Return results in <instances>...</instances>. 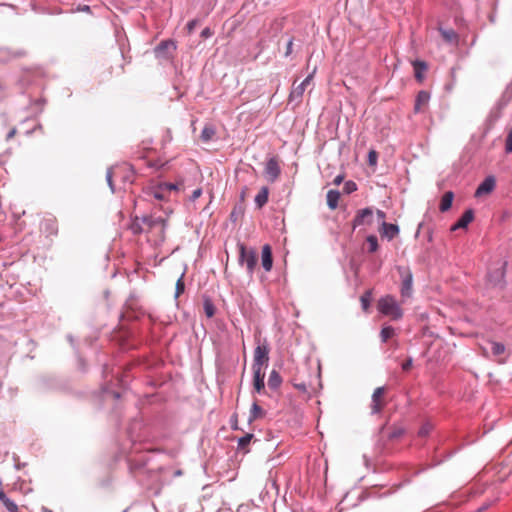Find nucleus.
<instances>
[{
    "label": "nucleus",
    "mask_w": 512,
    "mask_h": 512,
    "mask_svg": "<svg viewBox=\"0 0 512 512\" xmlns=\"http://www.w3.org/2000/svg\"><path fill=\"white\" fill-rule=\"evenodd\" d=\"M378 310L386 315L390 316L394 320L402 318L403 311L397 301L392 296H385L378 301Z\"/></svg>",
    "instance_id": "f257e3e1"
},
{
    "label": "nucleus",
    "mask_w": 512,
    "mask_h": 512,
    "mask_svg": "<svg viewBox=\"0 0 512 512\" xmlns=\"http://www.w3.org/2000/svg\"><path fill=\"white\" fill-rule=\"evenodd\" d=\"M239 264L245 265L247 273L252 277L254 270L257 266L258 257L254 249H248L244 244H239Z\"/></svg>",
    "instance_id": "f03ea898"
},
{
    "label": "nucleus",
    "mask_w": 512,
    "mask_h": 512,
    "mask_svg": "<svg viewBox=\"0 0 512 512\" xmlns=\"http://www.w3.org/2000/svg\"><path fill=\"white\" fill-rule=\"evenodd\" d=\"M176 48L177 46L174 40H163L154 48V55L159 60H168L172 58Z\"/></svg>",
    "instance_id": "7ed1b4c3"
},
{
    "label": "nucleus",
    "mask_w": 512,
    "mask_h": 512,
    "mask_svg": "<svg viewBox=\"0 0 512 512\" xmlns=\"http://www.w3.org/2000/svg\"><path fill=\"white\" fill-rule=\"evenodd\" d=\"M397 271L401 277V295L403 297H410L413 287V275L409 267L398 266Z\"/></svg>",
    "instance_id": "20e7f679"
},
{
    "label": "nucleus",
    "mask_w": 512,
    "mask_h": 512,
    "mask_svg": "<svg viewBox=\"0 0 512 512\" xmlns=\"http://www.w3.org/2000/svg\"><path fill=\"white\" fill-rule=\"evenodd\" d=\"M269 346L267 343L257 345L254 350V359L252 366L265 368L269 362Z\"/></svg>",
    "instance_id": "39448f33"
},
{
    "label": "nucleus",
    "mask_w": 512,
    "mask_h": 512,
    "mask_svg": "<svg viewBox=\"0 0 512 512\" xmlns=\"http://www.w3.org/2000/svg\"><path fill=\"white\" fill-rule=\"evenodd\" d=\"M281 168L276 157L268 159L265 165L264 174L267 180L271 183L275 182L280 176Z\"/></svg>",
    "instance_id": "423d86ee"
},
{
    "label": "nucleus",
    "mask_w": 512,
    "mask_h": 512,
    "mask_svg": "<svg viewBox=\"0 0 512 512\" xmlns=\"http://www.w3.org/2000/svg\"><path fill=\"white\" fill-rule=\"evenodd\" d=\"M385 391V387H378L374 390L370 405L372 415L379 414L382 411L385 405V401L383 400Z\"/></svg>",
    "instance_id": "0eeeda50"
},
{
    "label": "nucleus",
    "mask_w": 512,
    "mask_h": 512,
    "mask_svg": "<svg viewBox=\"0 0 512 512\" xmlns=\"http://www.w3.org/2000/svg\"><path fill=\"white\" fill-rule=\"evenodd\" d=\"M40 231L45 234L46 237L56 236L58 234L57 219L54 216L43 218L40 223Z\"/></svg>",
    "instance_id": "6e6552de"
},
{
    "label": "nucleus",
    "mask_w": 512,
    "mask_h": 512,
    "mask_svg": "<svg viewBox=\"0 0 512 512\" xmlns=\"http://www.w3.org/2000/svg\"><path fill=\"white\" fill-rule=\"evenodd\" d=\"M373 221V209L370 207L361 209L353 219V228L358 226L370 225Z\"/></svg>",
    "instance_id": "1a4fd4ad"
},
{
    "label": "nucleus",
    "mask_w": 512,
    "mask_h": 512,
    "mask_svg": "<svg viewBox=\"0 0 512 512\" xmlns=\"http://www.w3.org/2000/svg\"><path fill=\"white\" fill-rule=\"evenodd\" d=\"M144 193L151 198H154L158 201H166L169 196L167 192L164 190L162 183L151 185L144 190Z\"/></svg>",
    "instance_id": "9d476101"
},
{
    "label": "nucleus",
    "mask_w": 512,
    "mask_h": 512,
    "mask_svg": "<svg viewBox=\"0 0 512 512\" xmlns=\"http://www.w3.org/2000/svg\"><path fill=\"white\" fill-rule=\"evenodd\" d=\"M399 226L392 223H387L383 221L379 228V233L381 237L387 238V240H393L399 234Z\"/></svg>",
    "instance_id": "9b49d317"
},
{
    "label": "nucleus",
    "mask_w": 512,
    "mask_h": 512,
    "mask_svg": "<svg viewBox=\"0 0 512 512\" xmlns=\"http://www.w3.org/2000/svg\"><path fill=\"white\" fill-rule=\"evenodd\" d=\"M495 185V178L493 176H487L477 187L475 191V197H481L491 193L494 190Z\"/></svg>",
    "instance_id": "f8f14e48"
},
{
    "label": "nucleus",
    "mask_w": 512,
    "mask_h": 512,
    "mask_svg": "<svg viewBox=\"0 0 512 512\" xmlns=\"http://www.w3.org/2000/svg\"><path fill=\"white\" fill-rule=\"evenodd\" d=\"M141 222L148 227V229H154L156 227H160L161 232L163 233L166 227V220L159 217L154 216H142Z\"/></svg>",
    "instance_id": "ddd939ff"
},
{
    "label": "nucleus",
    "mask_w": 512,
    "mask_h": 512,
    "mask_svg": "<svg viewBox=\"0 0 512 512\" xmlns=\"http://www.w3.org/2000/svg\"><path fill=\"white\" fill-rule=\"evenodd\" d=\"M506 262L500 267L488 273V281L494 286L501 285L505 277Z\"/></svg>",
    "instance_id": "4468645a"
},
{
    "label": "nucleus",
    "mask_w": 512,
    "mask_h": 512,
    "mask_svg": "<svg viewBox=\"0 0 512 512\" xmlns=\"http://www.w3.org/2000/svg\"><path fill=\"white\" fill-rule=\"evenodd\" d=\"M430 100V94L425 91L421 90L417 93L415 104H414V112L420 113L422 111V108L428 104Z\"/></svg>",
    "instance_id": "2eb2a0df"
},
{
    "label": "nucleus",
    "mask_w": 512,
    "mask_h": 512,
    "mask_svg": "<svg viewBox=\"0 0 512 512\" xmlns=\"http://www.w3.org/2000/svg\"><path fill=\"white\" fill-rule=\"evenodd\" d=\"M273 266L272 249L270 245L266 244L262 248V267L265 271H270Z\"/></svg>",
    "instance_id": "dca6fc26"
},
{
    "label": "nucleus",
    "mask_w": 512,
    "mask_h": 512,
    "mask_svg": "<svg viewBox=\"0 0 512 512\" xmlns=\"http://www.w3.org/2000/svg\"><path fill=\"white\" fill-rule=\"evenodd\" d=\"M415 79L419 82H422L424 79V72L427 70L428 66L425 61L415 60L413 63Z\"/></svg>",
    "instance_id": "f3484780"
},
{
    "label": "nucleus",
    "mask_w": 512,
    "mask_h": 512,
    "mask_svg": "<svg viewBox=\"0 0 512 512\" xmlns=\"http://www.w3.org/2000/svg\"><path fill=\"white\" fill-rule=\"evenodd\" d=\"M453 199H454V193L452 191L445 192L441 198L439 210L441 212L448 211L452 206Z\"/></svg>",
    "instance_id": "a211bd4d"
},
{
    "label": "nucleus",
    "mask_w": 512,
    "mask_h": 512,
    "mask_svg": "<svg viewBox=\"0 0 512 512\" xmlns=\"http://www.w3.org/2000/svg\"><path fill=\"white\" fill-rule=\"evenodd\" d=\"M282 383V378L278 371L272 370L268 378V387L271 390H277Z\"/></svg>",
    "instance_id": "6ab92c4d"
},
{
    "label": "nucleus",
    "mask_w": 512,
    "mask_h": 512,
    "mask_svg": "<svg viewBox=\"0 0 512 512\" xmlns=\"http://www.w3.org/2000/svg\"><path fill=\"white\" fill-rule=\"evenodd\" d=\"M269 189L263 186L255 197V204L258 208H262L268 202Z\"/></svg>",
    "instance_id": "aec40b11"
},
{
    "label": "nucleus",
    "mask_w": 512,
    "mask_h": 512,
    "mask_svg": "<svg viewBox=\"0 0 512 512\" xmlns=\"http://www.w3.org/2000/svg\"><path fill=\"white\" fill-rule=\"evenodd\" d=\"M327 205L331 210L338 207V201L340 198V192L338 190H329L327 192Z\"/></svg>",
    "instance_id": "412c9836"
},
{
    "label": "nucleus",
    "mask_w": 512,
    "mask_h": 512,
    "mask_svg": "<svg viewBox=\"0 0 512 512\" xmlns=\"http://www.w3.org/2000/svg\"><path fill=\"white\" fill-rule=\"evenodd\" d=\"M473 219H474L473 209H467L458 219V226H462V228L465 229L473 221Z\"/></svg>",
    "instance_id": "4be33fe9"
},
{
    "label": "nucleus",
    "mask_w": 512,
    "mask_h": 512,
    "mask_svg": "<svg viewBox=\"0 0 512 512\" xmlns=\"http://www.w3.org/2000/svg\"><path fill=\"white\" fill-rule=\"evenodd\" d=\"M265 411L258 405L256 401L253 402L251 409H250V415H249V422H252L258 418H262L265 416Z\"/></svg>",
    "instance_id": "5701e85b"
},
{
    "label": "nucleus",
    "mask_w": 512,
    "mask_h": 512,
    "mask_svg": "<svg viewBox=\"0 0 512 512\" xmlns=\"http://www.w3.org/2000/svg\"><path fill=\"white\" fill-rule=\"evenodd\" d=\"M0 501L6 507L9 512H18L17 504L9 499L3 490H0Z\"/></svg>",
    "instance_id": "b1692460"
},
{
    "label": "nucleus",
    "mask_w": 512,
    "mask_h": 512,
    "mask_svg": "<svg viewBox=\"0 0 512 512\" xmlns=\"http://www.w3.org/2000/svg\"><path fill=\"white\" fill-rule=\"evenodd\" d=\"M439 32L443 39L448 43H457L458 35L453 29H443L439 28Z\"/></svg>",
    "instance_id": "393cba45"
},
{
    "label": "nucleus",
    "mask_w": 512,
    "mask_h": 512,
    "mask_svg": "<svg viewBox=\"0 0 512 512\" xmlns=\"http://www.w3.org/2000/svg\"><path fill=\"white\" fill-rule=\"evenodd\" d=\"M305 88L303 87V84H299L297 86H294L292 91L289 95V100L291 102L297 101L299 102L304 94Z\"/></svg>",
    "instance_id": "a878e982"
},
{
    "label": "nucleus",
    "mask_w": 512,
    "mask_h": 512,
    "mask_svg": "<svg viewBox=\"0 0 512 512\" xmlns=\"http://www.w3.org/2000/svg\"><path fill=\"white\" fill-rule=\"evenodd\" d=\"M254 435L252 433H247L244 436L238 439V449L243 451L244 453L248 452L247 446L251 443Z\"/></svg>",
    "instance_id": "bb28decb"
},
{
    "label": "nucleus",
    "mask_w": 512,
    "mask_h": 512,
    "mask_svg": "<svg viewBox=\"0 0 512 512\" xmlns=\"http://www.w3.org/2000/svg\"><path fill=\"white\" fill-rule=\"evenodd\" d=\"M215 133L216 130L212 125H205L201 131L200 138L203 142H208L213 139Z\"/></svg>",
    "instance_id": "cd10ccee"
},
{
    "label": "nucleus",
    "mask_w": 512,
    "mask_h": 512,
    "mask_svg": "<svg viewBox=\"0 0 512 512\" xmlns=\"http://www.w3.org/2000/svg\"><path fill=\"white\" fill-rule=\"evenodd\" d=\"M143 223L141 222V217H135L130 225V230L134 235H139L144 232Z\"/></svg>",
    "instance_id": "c85d7f7f"
},
{
    "label": "nucleus",
    "mask_w": 512,
    "mask_h": 512,
    "mask_svg": "<svg viewBox=\"0 0 512 512\" xmlns=\"http://www.w3.org/2000/svg\"><path fill=\"white\" fill-rule=\"evenodd\" d=\"M203 308H204V312L208 318H211L215 315L216 308L210 298L204 299Z\"/></svg>",
    "instance_id": "c756f323"
},
{
    "label": "nucleus",
    "mask_w": 512,
    "mask_h": 512,
    "mask_svg": "<svg viewBox=\"0 0 512 512\" xmlns=\"http://www.w3.org/2000/svg\"><path fill=\"white\" fill-rule=\"evenodd\" d=\"M395 335V329L392 326H384L380 332V338L382 342H387L391 337Z\"/></svg>",
    "instance_id": "7c9ffc66"
},
{
    "label": "nucleus",
    "mask_w": 512,
    "mask_h": 512,
    "mask_svg": "<svg viewBox=\"0 0 512 512\" xmlns=\"http://www.w3.org/2000/svg\"><path fill=\"white\" fill-rule=\"evenodd\" d=\"M366 241L368 244V253H375L379 248L377 237L375 235H368Z\"/></svg>",
    "instance_id": "2f4dec72"
},
{
    "label": "nucleus",
    "mask_w": 512,
    "mask_h": 512,
    "mask_svg": "<svg viewBox=\"0 0 512 512\" xmlns=\"http://www.w3.org/2000/svg\"><path fill=\"white\" fill-rule=\"evenodd\" d=\"M184 275L185 273L183 272L176 282L175 298H178L185 290Z\"/></svg>",
    "instance_id": "473e14b6"
},
{
    "label": "nucleus",
    "mask_w": 512,
    "mask_h": 512,
    "mask_svg": "<svg viewBox=\"0 0 512 512\" xmlns=\"http://www.w3.org/2000/svg\"><path fill=\"white\" fill-rule=\"evenodd\" d=\"M491 352L495 356H500L505 352V345L500 342H492Z\"/></svg>",
    "instance_id": "72a5a7b5"
},
{
    "label": "nucleus",
    "mask_w": 512,
    "mask_h": 512,
    "mask_svg": "<svg viewBox=\"0 0 512 512\" xmlns=\"http://www.w3.org/2000/svg\"><path fill=\"white\" fill-rule=\"evenodd\" d=\"M371 291H366L360 298L361 305L364 311H367L371 304Z\"/></svg>",
    "instance_id": "f704fd0d"
},
{
    "label": "nucleus",
    "mask_w": 512,
    "mask_h": 512,
    "mask_svg": "<svg viewBox=\"0 0 512 512\" xmlns=\"http://www.w3.org/2000/svg\"><path fill=\"white\" fill-rule=\"evenodd\" d=\"M432 430H433V425L430 422H425L420 427V429L418 431V435L420 437H426L431 433Z\"/></svg>",
    "instance_id": "c9c22d12"
},
{
    "label": "nucleus",
    "mask_w": 512,
    "mask_h": 512,
    "mask_svg": "<svg viewBox=\"0 0 512 512\" xmlns=\"http://www.w3.org/2000/svg\"><path fill=\"white\" fill-rule=\"evenodd\" d=\"M505 152L512 153V126L507 130V136L505 140Z\"/></svg>",
    "instance_id": "e433bc0d"
},
{
    "label": "nucleus",
    "mask_w": 512,
    "mask_h": 512,
    "mask_svg": "<svg viewBox=\"0 0 512 512\" xmlns=\"http://www.w3.org/2000/svg\"><path fill=\"white\" fill-rule=\"evenodd\" d=\"M404 433L405 430L402 427H393L392 431L388 435V438L390 440H395L400 438Z\"/></svg>",
    "instance_id": "4c0bfd02"
},
{
    "label": "nucleus",
    "mask_w": 512,
    "mask_h": 512,
    "mask_svg": "<svg viewBox=\"0 0 512 512\" xmlns=\"http://www.w3.org/2000/svg\"><path fill=\"white\" fill-rule=\"evenodd\" d=\"M253 389L258 394H265L264 380H253Z\"/></svg>",
    "instance_id": "58836bf2"
},
{
    "label": "nucleus",
    "mask_w": 512,
    "mask_h": 512,
    "mask_svg": "<svg viewBox=\"0 0 512 512\" xmlns=\"http://www.w3.org/2000/svg\"><path fill=\"white\" fill-rule=\"evenodd\" d=\"M252 370H253V380H264L265 379V372L263 371L262 367L252 366Z\"/></svg>",
    "instance_id": "ea45409f"
},
{
    "label": "nucleus",
    "mask_w": 512,
    "mask_h": 512,
    "mask_svg": "<svg viewBox=\"0 0 512 512\" xmlns=\"http://www.w3.org/2000/svg\"><path fill=\"white\" fill-rule=\"evenodd\" d=\"M113 175H114L113 168L112 167L108 168L107 172H106V181H107V184H108L109 188L111 189L112 193L115 192V186L113 183Z\"/></svg>",
    "instance_id": "a19ab883"
},
{
    "label": "nucleus",
    "mask_w": 512,
    "mask_h": 512,
    "mask_svg": "<svg viewBox=\"0 0 512 512\" xmlns=\"http://www.w3.org/2000/svg\"><path fill=\"white\" fill-rule=\"evenodd\" d=\"M356 190H357V185H356V183H355V182H353V181H351V180H350V181H346V182L344 183V186H343V192H344L345 194H351V193H353V192H354V191H356Z\"/></svg>",
    "instance_id": "79ce46f5"
},
{
    "label": "nucleus",
    "mask_w": 512,
    "mask_h": 512,
    "mask_svg": "<svg viewBox=\"0 0 512 512\" xmlns=\"http://www.w3.org/2000/svg\"><path fill=\"white\" fill-rule=\"evenodd\" d=\"M162 185L164 187V190L167 192L168 196L171 194L172 191L178 190V184L175 183L162 182Z\"/></svg>",
    "instance_id": "37998d69"
},
{
    "label": "nucleus",
    "mask_w": 512,
    "mask_h": 512,
    "mask_svg": "<svg viewBox=\"0 0 512 512\" xmlns=\"http://www.w3.org/2000/svg\"><path fill=\"white\" fill-rule=\"evenodd\" d=\"M378 159V154L375 150H370L368 153V163L373 166L376 165Z\"/></svg>",
    "instance_id": "c03bdc74"
},
{
    "label": "nucleus",
    "mask_w": 512,
    "mask_h": 512,
    "mask_svg": "<svg viewBox=\"0 0 512 512\" xmlns=\"http://www.w3.org/2000/svg\"><path fill=\"white\" fill-rule=\"evenodd\" d=\"M293 51V38H289L286 44V50L284 53L285 57H289L292 54Z\"/></svg>",
    "instance_id": "a18cd8bd"
},
{
    "label": "nucleus",
    "mask_w": 512,
    "mask_h": 512,
    "mask_svg": "<svg viewBox=\"0 0 512 512\" xmlns=\"http://www.w3.org/2000/svg\"><path fill=\"white\" fill-rule=\"evenodd\" d=\"M413 365V359L409 357L406 361H404L401 365L403 371L407 372L411 369Z\"/></svg>",
    "instance_id": "49530a36"
},
{
    "label": "nucleus",
    "mask_w": 512,
    "mask_h": 512,
    "mask_svg": "<svg viewBox=\"0 0 512 512\" xmlns=\"http://www.w3.org/2000/svg\"><path fill=\"white\" fill-rule=\"evenodd\" d=\"M198 21L196 19H193L187 23V30L189 33H191L195 27L197 26Z\"/></svg>",
    "instance_id": "de8ad7c7"
},
{
    "label": "nucleus",
    "mask_w": 512,
    "mask_h": 512,
    "mask_svg": "<svg viewBox=\"0 0 512 512\" xmlns=\"http://www.w3.org/2000/svg\"><path fill=\"white\" fill-rule=\"evenodd\" d=\"M212 35H213V31L209 27L204 28L201 32V37H203V38H209Z\"/></svg>",
    "instance_id": "09e8293b"
},
{
    "label": "nucleus",
    "mask_w": 512,
    "mask_h": 512,
    "mask_svg": "<svg viewBox=\"0 0 512 512\" xmlns=\"http://www.w3.org/2000/svg\"><path fill=\"white\" fill-rule=\"evenodd\" d=\"M294 387L298 390V391H301V392H306L307 391V386L304 382H301V383H294Z\"/></svg>",
    "instance_id": "8fccbe9b"
},
{
    "label": "nucleus",
    "mask_w": 512,
    "mask_h": 512,
    "mask_svg": "<svg viewBox=\"0 0 512 512\" xmlns=\"http://www.w3.org/2000/svg\"><path fill=\"white\" fill-rule=\"evenodd\" d=\"M201 194H202V190H201L200 188H198V189H196V190H194V191H193V193H192V195H191L190 199H191L192 201H195L197 198H199V197L201 196Z\"/></svg>",
    "instance_id": "3c124183"
},
{
    "label": "nucleus",
    "mask_w": 512,
    "mask_h": 512,
    "mask_svg": "<svg viewBox=\"0 0 512 512\" xmlns=\"http://www.w3.org/2000/svg\"><path fill=\"white\" fill-rule=\"evenodd\" d=\"M16 132H17V129H16L15 127H14V128H12V129L8 132V134L6 135V140H7V141H9L10 139H12V138L15 136Z\"/></svg>",
    "instance_id": "603ef678"
},
{
    "label": "nucleus",
    "mask_w": 512,
    "mask_h": 512,
    "mask_svg": "<svg viewBox=\"0 0 512 512\" xmlns=\"http://www.w3.org/2000/svg\"><path fill=\"white\" fill-rule=\"evenodd\" d=\"M376 215H377V218H378L379 220H382V222L384 221V219H385V217H386L385 212H384V211H382V210H377V211H376Z\"/></svg>",
    "instance_id": "864d4df0"
},
{
    "label": "nucleus",
    "mask_w": 512,
    "mask_h": 512,
    "mask_svg": "<svg viewBox=\"0 0 512 512\" xmlns=\"http://www.w3.org/2000/svg\"><path fill=\"white\" fill-rule=\"evenodd\" d=\"M344 179V176L343 175H338L335 177V179L333 180V183L335 185H340V183L343 181Z\"/></svg>",
    "instance_id": "5fc2aeb1"
},
{
    "label": "nucleus",
    "mask_w": 512,
    "mask_h": 512,
    "mask_svg": "<svg viewBox=\"0 0 512 512\" xmlns=\"http://www.w3.org/2000/svg\"><path fill=\"white\" fill-rule=\"evenodd\" d=\"M78 10H79V11H82V12H87V13H89V12L91 11V8H90V6H88V5H82V6H79V7H78Z\"/></svg>",
    "instance_id": "6e6d98bb"
},
{
    "label": "nucleus",
    "mask_w": 512,
    "mask_h": 512,
    "mask_svg": "<svg viewBox=\"0 0 512 512\" xmlns=\"http://www.w3.org/2000/svg\"><path fill=\"white\" fill-rule=\"evenodd\" d=\"M311 78H312L311 75L307 76L300 84H303V87L306 89V86H307V84H309Z\"/></svg>",
    "instance_id": "4d7b16f0"
},
{
    "label": "nucleus",
    "mask_w": 512,
    "mask_h": 512,
    "mask_svg": "<svg viewBox=\"0 0 512 512\" xmlns=\"http://www.w3.org/2000/svg\"><path fill=\"white\" fill-rule=\"evenodd\" d=\"M458 229H463V228H462V226H458V221H457V222H455V223L451 226L450 230H451V231H456V230H458Z\"/></svg>",
    "instance_id": "13d9d810"
},
{
    "label": "nucleus",
    "mask_w": 512,
    "mask_h": 512,
    "mask_svg": "<svg viewBox=\"0 0 512 512\" xmlns=\"http://www.w3.org/2000/svg\"><path fill=\"white\" fill-rule=\"evenodd\" d=\"M24 55H25V53H24L23 51H17V52L15 53L14 57L19 58V57H22V56H24Z\"/></svg>",
    "instance_id": "bf43d9fd"
},
{
    "label": "nucleus",
    "mask_w": 512,
    "mask_h": 512,
    "mask_svg": "<svg viewBox=\"0 0 512 512\" xmlns=\"http://www.w3.org/2000/svg\"><path fill=\"white\" fill-rule=\"evenodd\" d=\"M112 395H113V397H114L115 399L120 398V393H119V392L113 391V392H112Z\"/></svg>",
    "instance_id": "052dcab7"
},
{
    "label": "nucleus",
    "mask_w": 512,
    "mask_h": 512,
    "mask_svg": "<svg viewBox=\"0 0 512 512\" xmlns=\"http://www.w3.org/2000/svg\"><path fill=\"white\" fill-rule=\"evenodd\" d=\"M163 210H164V212H165L166 214H169V213H171V212H172V210H171L170 208H163Z\"/></svg>",
    "instance_id": "680f3d73"
},
{
    "label": "nucleus",
    "mask_w": 512,
    "mask_h": 512,
    "mask_svg": "<svg viewBox=\"0 0 512 512\" xmlns=\"http://www.w3.org/2000/svg\"><path fill=\"white\" fill-rule=\"evenodd\" d=\"M42 511H43V512H53L52 510H50V509H48V508H46V507H42Z\"/></svg>",
    "instance_id": "e2e57ef3"
},
{
    "label": "nucleus",
    "mask_w": 512,
    "mask_h": 512,
    "mask_svg": "<svg viewBox=\"0 0 512 512\" xmlns=\"http://www.w3.org/2000/svg\"><path fill=\"white\" fill-rule=\"evenodd\" d=\"M498 362H499L500 364H504V363H506V359H499V360H498Z\"/></svg>",
    "instance_id": "0e129e2a"
},
{
    "label": "nucleus",
    "mask_w": 512,
    "mask_h": 512,
    "mask_svg": "<svg viewBox=\"0 0 512 512\" xmlns=\"http://www.w3.org/2000/svg\"><path fill=\"white\" fill-rule=\"evenodd\" d=\"M103 392H104V393H108V387H107V386H104V387H103Z\"/></svg>",
    "instance_id": "69168bd1"
},
{
    "label": "nucleus",
    "mask_w": 512,
    "mask_h": 512,
    "mask_svg": "<svg viewBox=\"0 0 512 512\" xmlns=\"http://www.w3.org/2000/svg\"><path fill=\"white\" fill-rule=\"evenodd\" d=\"M230 216H231V218H232V219H233L234 217H236L235 210H234V211H232V213H231V215H230Z\"/></svg>",
    "instance_id": "338daca9"
},
{
    "label": "nucleus",
    "mask_w": 512,
    "mask_h": 512,
    "mask_svg": "<svg viewBox=\"0 0 512 512\" xmlns=\"http://www.w3.org/2000/svg\"><path fill=\"white\" fill-rule=\"evenodd\" d=\"M107 369H108V367H107V366H105V367H104V369H103V373H104L105 375H106V373H107Z\"/></svg>",
    "instance_id": "774afa93"
}]
</instances>
